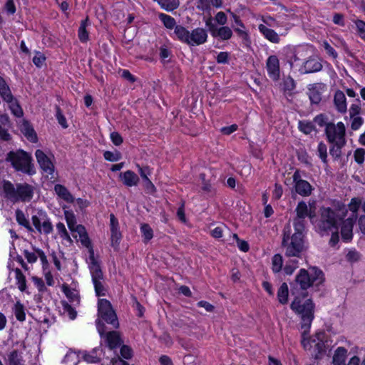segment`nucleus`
Here are the masks:
<instances>
[{
    "mask_svg": "<svg viewBox=\"0 0 365 365\" xmlns=\"http://www.w3.org/2000/svg\"><path fill=\"white\" fill-rule=\"evenodd\" d=\"M325 282V276L322 269L311 267L308 270L300 269L294 280L290 283L291 294L294 300L290 304L291 309L300 316L302 328H309L314 318L315 305L312 299H303L308 297L307 289L310 287L317 290Z\"/></svg>",
    "mask_w": 365,
    "mask_h": 365,
    "instance_id": "obj_1",
    "label": "nucleus"
},
{
    "mask_svg": "<svg viewBox=\"0 0 365 365\" xmlns=\"http://www.w3.org/2000/svg\"><path fill=\"white\" fill-rule=\"evenodd\" d=\"M98 319L96 320V325L101 336H103L106 329L104 322L111 325L113 329L119 327L117 315L110 302L106 299H98Z\"/></svg>",
    "mask_w": 365,
    "mask_h": 365,
    "instance_id": "obj_2",
    "label": "nucleus"
},
{
    "mask_svg": "<svg viewBox=\"0 0 365 365\" xmlns=\"http://www.w3.org/2000/svg\"><path fill=\"white\" fill-rule=\"evenodd\" d=\"M89 269L91 271L92 282L94 285L96 294L97 297L105 296L106 289L101 282L103 278V274L101 270L100 261L98 257L95 256V252H90Z\"/></svg>",
    "mask_w": 365,
    "mask_h": 365,
    "instance_id": "obj_3",
    "label": "nucleus"
},
{
    "mask_svg": "<svg viewBox=\"0 0 365 365\" xmlns=\"http://www.w3.org/2000/svg\"><path fill=\"white\" fill-rule=\"evenodd\" d=\"M6 161L11 162L12 166L17 170L24 173L30 172L31 156L24 150H19L16 152L10 151L6 156Z\"/></svg>",
    "mask_w": 365,
    "mask_h": 365,
    "instance_id": "obj_4",
    "label": "nucleus"
},
{
    "mask_svg": "<svg viewBox=\"0 0 365 365\" xmlns=\"http://www.w3.org/2000/svg\"><path fill=\"white\" fill-rule=\"evenodd\" d=\"M295 232L290 237L289 230L288 233L284 230V237L282 240V245L286 246L289 245L287 249H291L290 251H303L307 249L306 242L304 240V229L298 230L294 228Z\"/></svg>",
    "mask_w": 365,
    "mask_h": 365,
    "instance_id": "obj_5",
    "label": "nucleus"
},
{
    "mask_svg": "<svg viewBox=\"0 0 365 365\" xmlns=\"http://www.w3.org/2000/svg\"><path fill=\"white\" fill-rule=\"evenodd\" d=\"M337 215L330 207H324L321 210L320 219L317 227L320 232H325L332 229H336Z\"/></svg>",
    "mask_w": 365,
    "mask_h": 365,
    "instance_id": "obj_6",
    "label": "nucleus"
},
{
    "mask_svg": "<svg viewBox=\"0 0 365 365\" xmlns=\"http://www.w3.org/2000/svg\"><path fill=\"white\" fill-rule=\"evenodd\" d=\"M32 224L40 234L49 235L53 232V225L47 214L43 210H37L31 217Z\"/></svg>",
    "mask_w": 365,
    "mask_h": 365,
    "instance_id": "obj_7",
    "label": "nucleus"
},
{
    "mask_svg": "<svg viewBox=\"0 0 365 365\" xmlns=\"http://www.w3.org/2000/svg\"><path fill=\"white\" fill-rule=\"evenodd\" d=\"M295 212L297 215L294 218L293 225L294 227L298 230L304 229V219L306 217H309L311 220L315 217V211L312 207L308 208L304 201L298 202Z\"/></svg>",
    "mask_w": 365,
    "mask_h": 365,
    "instance_id": "obj_8",
    "label": "nucleus"
},
{
    "mask_svg": "<svg viewBox=\"0 0 365 365\" xmlns=\"http://www.w3.org/2000/svg\"><path fill=\"white\" fill-rule=\"evenodd\" d=\"M325 134L330 143L339 142L341 140V136H342L341 138L344 141H346L345 138L346 128L342 122H339L336 125L334 123L327 124Z\"/></svg>",
    "mask_w": 365,
    "mask_h": 365,
    "instance_id": "obj_9",
    "label": "nucleus"
},
{
    "mask_svg": "<svg viewBox=\"0 0 365 365\" xmlns=\"http://www.w3.org/2000/svg\"><path fill=\"white\" fill-rule=\"evenodd\" d=\"M205 25L214 38H218L222 41H226L230 39L232 36V31L230 27H218L215 24L212 23V17H210L206 20Z\"/></svg>",
    "mask_w": 365,
    "mask_h": 365,
    "instance_id": "obj_10",
    "label": "nucleus"
},
{
    "mask_svg": "<svg viewBox=\"0 0 365 365\" xmlns=\"http://www.w3.org/2000/svg\"><path fill=\"white\" fill-rule=\"evenodd\" d=\"M357 219V216L354 215L349 217L342 222L341 227V235L343 242H349L353 238V228Z\"/></svg>",
    "mask_w": 365,
    "mask_h": 365,
    "instance_id": "obj_11",
    "label": "nucleus"
},
{
    "mask_svg": "<svg viewBox=\"0 0 365 365\" xmlns=\"http://www.w3.org/2000/svg\"><path fill=\"white\" fill-rule=\"evenodd\" d=\"M101 337L104 339L106 346L110 350L120 347L124 342L120 332L116 331H106Z\"/></svg>",
    "mask_w": 365,
    "mask_h": 365,
    "instance_id": "obj_12",
    "label": "nucleus"
},
{
    "mask_svg": "<svg viewBox=\"0 0 365 365\" xmlns=\"http://www.w3.org/2000/svg\"><path fill=\"white\" fill-rule=\"evenodd\" d=\"M266 68L269 76L274 81L279 79V62L278 58L274 56H270L268 57L266 63Z\"/></svg>",
    "mask_w": 365,
    "mask_h": 365,
    "instance_id": "obj_13",
    "label": "nucleus"
},
{
    "mask_svg": "<svg viewBox=\"0 0 365 365\" xmlns=\"http://www.w3.org/2000/svg\"><path fill=\"white\" fill-rule=\"evenodd\" d=\"M35 155L43 171L47 175H53L54 172V165L48 156L41 150H37Z\"/></svg>",
    "mask_w": 365,
    "mask_h": 365,
    "instance_id": "obj_14",
    "label": "nucleus"
},
{
    "mask_svg": "<svg viewBox=\"0 0 365 365\" xmlns=\"http://www.w3.org/2000/svg\"><path fill=\"white\" fill-rule=\"evenodd\" d=\"M110 228L112 246L114 249H117L122 235L120 231L118 220L113 214L110 215Z\"/></svg>",
    "mask_w": 365,
    "mask_h": 365,
    "instance_id": "obj_15",
    "label": "nucleus"
},
{
    "mask_svg": "<svg viewBox=\"0 0 365 365\" xmlns=\"http://www.w3.org/2000/svg\"><path fill=\"white\" fill-rule=\"evenodd\" d=\"M17 201L29 202L34 195V187L27 183L17 184Z\"/></svg>",
    "mask_w": 365,
    "mask_h": 365,
    "instance_id": "obj_16",
    "label": "nucleus"
},
{
    "mask_svg": "<svg viewBox=\"0 0 365 365\" xmlns=\"http://www.w3.org/2000/svg\"><path fill=\"white\" fill-rule=\"evenodd\" d=\"M207 38V31L202 28H197L190 33V46L200 45L204 43Z\"/></svg>",
    "mask_w": 365,
    "mask_h": 365,
    "instance_id": "obj_17",
    "label": "nucleus"
},
{
    "mask_svg": "<svg viewBox=\"0 0 365 365\" xmlns=\"http://www.w3.org/2000/svg\"><path fill=\"white\" fill-rule=\"evenodd\" d=\"M322 68V64L321 62L315 57H310L304 63L301 71L304 73H310L318 72L321 71Z\"/></svg>",
    "mask_w": 365,
    "mask_h": 365,
    "instance_id": "obj_18",
    "label": "nucleus"
},
{
    "mask_svg": "<svg viewBox=\"0 0 365 365\" xmlns=\"http://www.w3.org/2000/svg\"><path fill=\"white\" fill-rule=\"evenodd\" d=\"M344 93L341 91H336L334 96V103L336 110L341 113L347 110L346 101Z\"/></svg>",
    "mask_w": 365,
    "mask_h": 365,
    "instance_id": "obj_19",
    "label": "nucleus"
},
{
    "mask_svg": "<svg viewBox=\"0 0 365 365\" xmlns=\"http://www.w3.org/2000/svg\"><path fill=\"white\" fill-rule=\"evenodd\" d=\"M120 178L123 183L127 187L136 186L139 182L138 176L131 170L120 173Z\"/></svg>",
    "mask_w": 365,
    "mask_h": 365,
    "instance_id": "obj_20",
    "label": "nucleus"
},
{
    "mask_svg": "<svg viewBox=\"0 0 365 365\" xmlns=\"http://www.w3.org/2000/svg\"><path fill=\"white\" fill-rule=\"evenodd\" d=\"M301 252H287V257H299ZM298 267V260L296 258L290 259L287 262L284 267V272L287 275L293 274L294 270Z\"/></svg>",
    "mask_w": 365,
    "mask_h": 365,
    "instance_id": "obj_21",
    "label": "nucleus"
},
{
    "mask_svg": "<svg viewBox=\"0 0 365 365\" xmlns=\"http://www.w3.org/2000/svg\"><path fill=\"white\" fill-rule=\"evenodd\" d=\"M324 332H319L316 334V339H312V342L314 344L315 358L318 359L319 356L326 351L325 344L324 342Z\"/></svg>",
    "mask_w": 365,
    "mask_h": 365,
    "instance_id": "obj_22",
    "label": "nucleus"
},
{
    "mask_svg": "<svg viewBox=\"0 0 365 365\" xmlns=\"http://www.w3.org/2000/svg\"><path fill=\"white\" fill-rule=\"evenodd\" d=\"M76 232L79 235V240L81 244L88 250V251H93L91 242L88 236L86 228L81 225H78L76 227Z\"/></svg>",
    "mask_w": 365,
    "mask_h": 365,
    "instance_id": "obj_23",
    "label": "nucleus"
},
{
    "mask_svg": "<svg viewBox=\"0 0 365 365\" xmlns=\"http://www.w3.org/2000/svg\"><path fill=\"white\" fill-rule=\"evenodd\" d=\"M3 190L5 193V197L14 202H16L17 197V185H14L9 181L4 180L2 186Z\"/></svg>",
    "mask_w": 365,
    "mask_h": 365,
    "instance_id": "obj_24",
    "label": "nucleus"
},
{
    "mask_svg": "<svg viewBox=\"0 0 365 365\" xmlns=\"http://www.w3.org/2000/svg\"><path fill=\"white\" fill-rule=\"evenodd\" d=\"M21 130L29 141L32 143L37 142V135L32 125L27 120L23 122Z\"/></svg>",
    "mask_w": 365,
    "mask_h": 365,
    "instance_id": "obj_25",
    "label": "nucleus"
},
{
    "mask_svg": "<svg viewBox=\"0 0 365 365\" xmlns=\"http://www.w3.org/2000/svg\"><path fill=\"white\" fill-rule=\"evenodd\" d=\"M6 360L8 365H25L21 353L17 349L10 351L7 354Z\"/></svg>",
    "mask_w": 365,
    "mask_h": 365,
    "instance_id": "obj_26",
    "label": "nucleus"
},
{
    "mask_svg": "<svg viewBox=\"0 0 365 365\" xmlns=\"http://www.w3.org/2000/svg\"><path fill=\"white\" fill-rule=\"evenodd\" d=\"M54 190L59 197L67 202H73L74 201V197L64 185L56 184L54 186Z\"/></svg>",
    "mask_w": 365,
    "mask_h": 365,
    "instance_id": "obj_27",
    "label": "nucleus"
},
{
    "mask_svg": "<svg viewBox=\"0 0 365 365\" xmlns=\"http://www.w3.org/2000/svg\"><path fill=\"white\" fill-rule=\"evenodd\" d=\"M174 34L176 36L177 38L189 45L190 41V31L186 29L184 26L180 25H177L175 27Z\"/></svg>",
    "mask_w": 365,
    "mask_h": 365,
    "instance_id": "obj_28",
    "label": "nucleus"
},
{
    "mask_svg": "<svg viewBox=\"0 0 365 365\" xmlns=\"http://www.w3.org/2000/svg\"><path fill=\"white\" fill-rule=\"evenodd\" d=\"M347 350L342 346L338 347L333 356L334 365H346Z\"/></svg>",
    "mask_w": 365,
    "mask_h": 365,
    "instance_id": "obj_29",
    "label": "nucleus"
},
{
    "mask_svg": "<svg viewBox=\"0 0 365 365\" xmlns=\"http://www.w3.org/2000/svg\"><path fill=\"white\" fill-rule=\"evenodd\" d=\"M101 352L99 348H94L89 352L85 351L82 357L88 363H97L101 359Z\"/></svg>",
    "mask_w": 365,
    "mask_h": 365,
    "instance_id": "obj_30",
    "label": "nucleus"
},
{
    "mask_svg": "<svg viewBox=\"0 0 365 365\" xmlns=\"http://www.w3.org/2000/svg\"><path fill=\"white\" fill-rule=\"evenodd\" d=\"M259 30L265 36V38L271 42L278 43L279 41L278 34L273 29H269L263 24H260L259 26Z\"/></svg>",
    "mask_w": 365,
    "mask_h": 365,
    "instance_id": "obj_31",
    "label": "nucleus"
},
{
    "mask_svg": "<svg viewBox=\"0 0 365 365\" xmlns=\"http://www.w3.org/2000/svg\"><path fill=\"white\" fill-rule=\"evenodd\" d=\"M61 289L66 297L69 299L70 302L76 303L77 304H79L80 297L76 290L71 289L66 284H63L62 285Z\"/></svg>",
    "mask_w": 365,
    "mask_h": 365,
    "instance_id": "obj_32",
    "label": "nucleus"
},
{
    "mask_svg": "<svg viewBox=\"0 0 365 365\" xmlns=\"http://www.w3.org/2000/svg\"><path fill=\"white\" fill-rule=\"evenodd\" d=\"M295 190L302 196H309L312 193V187L307 180L299 181L295 185Z\"/></svg>",
    "mask_w": 365,
    "mask_h": 365,
    "instance_id": "obj_33",
    "label": "nucleus"
},
{
    "mask_svg": "<svg viewBox=\"0 0 365 365\" xmlns=\"http://www.w3.org/2000/svg\"><path fill=\"white\" fill-rule=\"evenodd\" d=\"M0 96L5 101H11L14 97L9 86L1 76H0Z\"/></svg>",
    "mask_w": 365,
    "mask_h": 365,
    "instance_id": "obj_34",
    "label": "nucleus"
},
{
    "mask_svg": "<svg viewBox=\"0 0 365 365\" xmlns=\"http://www.w3.org/2000/svg\"><path fill=\"white\" fill-rule=\"evenodd\" d=\"M346 141H344L341 137V140L335 143H331L332 146L329 149L330 155L334 160L339 159L341 155V148L346 145Z\"/></svg>",
    "mask_w": 365,
    "mask_h": 365,
    "instance_id": "obj_35",
    "label": "nucleus"
},
{
    "mask_svg": "<svg viewBox=\"0 0 365 365\" xmlns=\"http://www.w3.org/2000/svg\"><path fill=\"white\" fill-rule=\"evenodd\" d=\"M15 278L16 280V285L21 292H26V277L22 273L20 269H15Z\"/></svg>",
    "mask_w": 365,
    "mask_h": 365,
    "instance_id": "obj_36",
    "label": "nucleus"
},
{
    "mask_svg": "<svg viewBox=\"0 0 365 365\" xmlns=\"http://www.w3.org/2000/svg\"><path fill=\"white\" fill-rule=\"evenodd\" d=\"M16 218L18 223L26 228L28 231H34V228L31 226L29 221L26 218L25 215L22 210L19 209L16 210Z\"/></svg>",
    "mask_w": 365,
    "mask_h": 365,
    "instance_id": "obj_37",
    "label": "nucleus"
},
{
    "mask_svg": "<svg viewBox=\"0 0 365 365\" xmlns=\"http://www.w3.org/2000/svg\"><path fill=\"white\" fill-rule=\"evenodd\" d=\"M288 285L286 282H283L277 291V298L279 302L282 304H287L288 302Z\"/></svg>",
    "mask_w": 365,
    "mask_h": 365,
    "instance_id": "obj_38",
    "label": "nucleus"
},
{
    "mask_svg": "<svg viewBox=\"0 0 365 365\" xmlns=\"http://www.w3.org/2000/svg\"><path fill=\"white\" fill-rule=\"evenodd\" d=\"M311 88H309V98L312 103L318 104L322 100V94L316 84L311 85Z\"/></svg>",
    "mask_w": 365,
    "mask_h": 365,
    "instance_id": "obj_39",
    "label": "nucleus"
},
{
    "mask_svg": "<svg viewBox=\"0 0 365 365\" xmlns=\"http://www.w3.org/2000/svg\"><path fill=\"white\" fill-rule=\"evenodd\" d=\"M160 6L168 11H172L180 5L179 0H157Z\"/></svg>",
    "mask_w": 365,
    "mask_h": 365,
    "instance_id": "obj_40",
    "label": "nucleus"
},
{
    "mask_svg": "<svg viewBox=\"0 0 365 365\" xmlns=\"http://www.w3.org/2000/svg\"><path fill=\"white\" fill-rule=\"evenodd\" d=\"M89 24L88 18L86 17V19L83 20L81 23L80 27L78 29V38L81 41L86 42L88 39V33L86 31V27Z\"/></svg>",
    "mask_w": 365,
    "mask_h": 365,
    "instance_id": "obj_41",
    "label": "nucleus"
},
{
    "mask_svg": "<svg viewBox=\"0 0 365 365\" xmlns=\"http://www.w3.org/2000/svg\"><path fill=\"white\" fill-rule=\"evenodd\" d=\"M14 313L16 319L19 322H24L26 319L25 308L23 304L19 301L16 302L14 307Z\"/></svg>",
    "mask_w": 365,
    "mask_h": 365,
    "instance_id": "obj_42",
    "label": "nucleus"
},
{
    "mask_svg": "<svg viewBox=\"0 0 365 365\" xmlns=\"http://www.w3.org/2000/svg\"><path fill=\"white\" fill-rule=\"evenodd\" d=\"M8 103H9V108L11 110V113L16 117L20 118L23 116L24 112L21 106H19L17 100L12 98V100L11 101H6Z\"/></svg>",
    "mask_w": 365,
    "mask_h": 365,
    "instance_id": "obj_43",
    "label": "nucleus"
},
{
    "mask_svg": "<svg viewBox=\"0 0 365 365\" xmlns=\"http://www.w3.org/2000/svg\"><path fill=\"white\" fill-rule=\"evenodd\" d=\"M64 215L66 220V222L68 225V228L71 232H76V227L78 225H76V217L73 212L65 210L64 211Z\"/></svg>",
    "mask_w": 365,
    "mask_h": 365,
    "instance_id": "obj_44",
    "label": "nucleus"
},
{
    "mask_svg": "<svg viewBox=\"0 0 365 365\" xmlns=\"http://www.w3.org/2000/svg\"><path fill=\"white\" fill-rule=\"evenodd\" d=\"M159 19L167 29H172L176 26L175 20L171 16L162 13L159 14Z\"/></svg>",
    "mask_w": 365,
    "mask_h": 365,
    "instance_id": "obj_45",
    "label": "nucleus"
},
{
    "mask_svg": "<svg viewBox=\"0 0 365 365\" xmlns=\"http://www.w3.org/2000/svg\"><path fill=\"white\" fill-rule=\"evenodd\" d=\"M283 266V259L279 253L274 255L272 257V271L274 273L279 272Z\"/></svg>",
    "mask_w": 365,
    "mask_h": 365,
    "instance_id": "obj_46",
    "label": "nucleus"
},
{
    "mask_svg": "<svg viewBox=\"0 0 365 365\" xmlns=\"http://www.w3.org/2000/svg\"><path fill=\"white\" fill-rule=\"evenodd\" d=\"M299 130L305 134H310L315 130V127L312 122L300 120L299 122Z\"/></svg>",
    "mask_w": 365,
    "mask_h": 365,
    "instance_id": "obj_47",
    "label": "nucleus"
},
{
    "mask_svg": "<svg viewBox=\"0 0 365 365\" xmlns=\"http://www.w3.org/2000/svg\"><path fill=\"white\" fill-rule=\"evenodd\" d=\"M318 155L322 160V162L327 165V145L323 143L320 142L317 148Z\"/></svg>",
    "mask_w": 365,
    "mask_h": 365,
    "instance_id": "obj_48",
    "label": "nucleus"
},
{
    "mask_svg": "<svg viewBox=\"0 0 365 365\" xmlns=\"http://www.w3.org/2000/svg\"><path fill=\"white\" fill-rule=\"evenodd\" d=\"M140 230L145 240H150L153 238V231L148 224L144 223L141 225Z\"/></svg>",
    "mask_w": 365,
    "mask_h": 365,
    "instance_id": "obj_49",
    "label": "nucleus"
},
{
    "mask_svg": "<svg viewBox=\"0 0 365 365\" xmlns=\"http://www.w3.org/2000/svg\"><path fill=\"white\" fill-rule=\"evenodd\" d=\"M310 327L311 326L307 329L302 328V320L301 319V329H303L302 344L305 349H310L312 344L313 343L312 342V339H307L305 336L307 333L309 331Z\"/></svg>",
    "mask_w": 365,
    "mask_h": 365,
    "instance_id": "obj_50",
    "label": "nucleus"
},
{
    "mask_svg": "<svg viewBox=\"0 0 365 365\" xmlns=\"http://www.w3.org/2000/svg\"><path fill=\"white\" fill-rule=\"evenodd\" d=\"M233 241H235L241 251H248L250 249L249 244L247 241L240 240L237 234L232 235Z\"/></svg>",
    "mask_w": 365,
    "mask_h": 365,
    "instance_id": "obj_51",
    "label": "nucleus"
},
{
    "mask_svg": "<svg viewBox=\"0 0 365 365\" xmlns=\"http://www.w3.org/2000/svg\"><path fill=\"white\" fill-rule=\"evenodd\" d=\"M103 156L106 160L110 162H116L121 158V154L118 151H116L115 153L106 151L103 153Z\"/></svg>",
    "mask_w": 365,
    "mask_h": 365,
    "instance_id": "obj_52",
    "label": "nucleus"
},
{
    "mask_svg": "<svg viewBox=\"0 0 365 365\" xmlns=\"http://www.w3.org/2000/svg\"><path fill=\"white\" fill-rule=\"evenodd\" d=\"M357 103H353L349 108V115L350 118H354V116L359 115L361 112V106H360V99L357 98L356 100Z\"/></svg>",
    "mask_w": 365,
    "mask_h": 365,
    "instance_id": "obj_53",
    "label": "nucleus"
},
{
    "mask_svg": "<svg viewBox=\"0 0 365 365\" xmlns=\"http://www.w3.org/2000/svg\"><path fill=\"white\" fill-rule=\"evenodd\" d=\"M62 306L64 311L68 313L71 319H74L76 317V311L67 302L63 301Z\"/></svg>",
    "mask_w": 365,
    "mask_h": 365,
    "instance_id": "obj_54",
    "label": "nucleus"
},
{
    "mask_svg": "<svg viewBox=\"0 0 365 365\" xmlns=\"http://www.w3.org/2000/svg\"><path fill=\"white\" fill-rule=\"evenodd\" d=\"M56 118L58 120V123L63 128H68V124L66 123V118L64 117V115H63L62 113V111L61 110V108L58 107V106H56Z\"/></svg>",
    "mask_w": 365,
    "mask_h": 365,
    "instance_id": "obj_55",
    "label": "nucleus"
},
{
    "mask_svg": "<svg viewBox=\"0 0 365 365\" xmlns=\"http://www.w3.org/2000/svg\"><path fill=\"white\" fill-rule=\"evenodd\" d=\"M120 346L121 347H120V352L121 356L125 359H130L133 356L132 349L127 345H124L123 344Z\"/></svg>",
    "mask_w": 365,
    "mask_h": 365,
    "instance_id": "obj_56",
    "label": "nucleus"
},
{
    "mask_svg": "<svg viewBox=\"0 0 365 365\" xmlns=\"http://www.w3.org/2000/svg\"><path fill=\"white\" fill-rule=\"evenodd\" d=\"M354 160L358 164H362L364 161L365 150L364 148H357L354 151Z\"/></svg>",
    "mask_w": 365,
    "mask_h": 365,
    "instance_id": "obj_57",
    "label": "nucleus"
},
{
    "mask_svg": "<svg viewBox=\"0 0 365 365\" xmlns=\"http://www.w3.org/2000/svg\"><path fill=\"white\" fill-rule=\"evenodd\" d=\"M361 202L359 200L356 198H353L351 200V202L349 205V209L350 211L352 212L351 215H356L357 216V211L360 207Z\"/></svg>",
    "mask_w": 365,
    "mask_h": 365,
    "instance_id": "obj_58",
    "label": "nucleus"
},
{
    "mask_svg": "<svg viewBox=\"0 0 365 365\" xmlns=\"http://www.w3.org/2000/svg\"><path fill=\"white\" fill-rule=\"evenodd\" d=\"M355 24L356 26L359 35L365 41V21L356 20L355 21Z\"/></svg>",
    "mask_w": 365,
    "mask_h": 365,
    "instance_id": "obj_59",
    "label": "nucleus"
},
{
    "mask_svg": "<svg viewBox=\"0 0 365 365\" xmlns=\"http://www.w3.org/2000/svg\"><path fill=\"white\" fill-rule=\"evenodd\" d=\"M197 9L205 11L210 10V0H197Z\"/></svg>",
    "mask_w": 365,
    "mask_h": 365,
    "instance_id": "obj_60",
    "label": "nucleus"
},
{
    "mask_svg": "<svg viewBox=\"0 0 365 365\" xmlns=\"http://www.w3.org/2000/svg\"><path fill=\"white\" fill-rule=\"evenodd\" d=\"M56 229L58 230V234L61 235V237L71 240L69 235H68L63 223L58 222L56 225Z\"/></svg>",
    "mask_w": 365,
    "mask_h": 365,
    "instance_id": "obj_61",
    "label": "nucleus"
},
{
    "mask_svg": "<svg viewBox=\"0 0 365 365\" xmlns=\"http://www.w3.org/2000/svg\"><path fill=\"white\" fill-rule=\"evenodd\" d=\"M31 279L40 292H43L46 289L44 282L41 278L34 276L32 277Z\"/></svg>",
    "mask_w": 365,
    "mask_h": 365,
    "instance_id": "obj_62",
    "label": "nucleus"
},
{
    "mask_svg": "<svg viewBox=\"0 0 365 365\" xmlns=\"http://www.w3.org/2000/svg\"><path fill=\"white\" fill-rule=\"evenodd\" d=\"M327 119L328 118H327V115L322 113V114L317 115L314 118V122L316 123L320 127H323V126L327 127V124L329 123H327Z\"/></svg>",
    "mask_w": 365,
    "mask_h": 365,
    "instance_id": "obj_63",
    "label": "nucleus"
},
{
    "mask_svg": "<svg viewBox=\"0 0 365 365\" xmlns=\"http://www.w3.org/2000/svg\"><path fill=\"white\" fill-rule=\"evenodd\" d=\"M284 90L292 91L295 88V82L294 79L288 76L284 81Z\"/></svg>",
    "mask_w": 365,
    "mask_h": 365,
    "instance_id": "obj_64",
    "label": "nucleus"
}]
</instances>
